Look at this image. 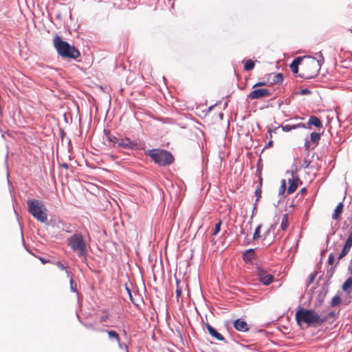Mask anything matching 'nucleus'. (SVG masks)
<instances>
[{
	"instance_id": "11",
	"label": "nucleus",
	"mask_w": 352,
	"mask_h": 352,
	"mask_svg": "<svg viewBox=\"0 0 352 352\" xmlns=\"http://www.w3.org/2000/svg\"><path fill=\"white\" fill-rule=\"evenodd\" d=\"M100 331L107 333V335L109 336V338L110 340H115L118 343V344L120 346V348L122 347V344L121 341H120V336H119V334L116 331L107 330V329H102V330H100Z\"/></svg>"
},
{
	"instance_id": "7",
	"label": "nucleus",
	"mask_w": 352,
	"mask_h": 352,
	"mask_svg": "<svg viewBox=\"0 0 352 352\" xmlns=\"http://www.w3.org/2000/svg\"><path fill=\"white\" fill-rule=\"evenodd\" d=\"M256 272L258 279L263 284L268 285L273 282L274 276L269 274L265 269L258 267L256 268Z\"/></svg>"
},
{
	"instance_id": "18",
	"label": "nucleus",
	"mask_w": 352,
	"mask_h": 352,
	"mask_svg": "<svg viewBox=\"0 0 352 352\" xmlns=\"http://www.w3.org/2000/svg\"><path fill=\"white\" fill-rule=\"evenodd\" d=\"M344 205L342 203H339L336 206L334 212L332 214V218L333 219H339L340 217V214L342 212Z\"/></svg>"
},
{
	"instance_id": "39",
	"label": "nucleus",
	"mask_w": 352,
	"mask_h": 352,
	"mask_svg": "<svg viewBox=\"0 0 352 352\" xmlns=\"http://www.w3.org/2000/svg\"><path fill=\"white\" fill-rule=\"evenodd\" d=\"M346 240L352 243V231L349 234V236Z\"/></svg>"
},
{
	"instance_id": "34",
	"label": "nucleus",
	"mask_w": 352,
	"mask_h": 352,
	"mask_svg": "<svg viewBox=\"0 0 352 352\" xmlns=\"http://www.w3.org/2000/svg\"><path fill=\"white\" fill-rule=\"evenodd\" d=\"M334 263V255L333 254H330L328 258V263L329 265H333Z\"/></svg>"
},
{
	"instance_id": "29",
	"label": "nucleus",
	"mask_w": 352,
	"mask_h": 352,
	"mask_svg": "<svg viewBox=\"0 0 352 352\" xmlns=\"http://www.w3.org/2000/svg\"><path fill=\"white\" fill-rule=\"evenodd\" d=\"M221 226V221L219 220L218 221V223H217L215 224L214 229V230L212 232V235L216 236L220 232Z\"/></svg>"
},
{
	"instance_id": "19",
	"label": "nucleus",
	"mask_w": 352,
	"mask_h": 352,
	"mask_svg": "<svg viewBox=\"0 0 352 352\" xmlns=\"http://www.w3.org/2000/svg\"><path fill=\"white\" fill-rule=\"evenodd\" d=\"M351 287H352V278L349 277L343 283V285L342 286V289L344 292H346V294H349L350 293V290H351Z\"/></svg>"
},
{
	"instance_id": "43",
	"label": "nucleus",
	"mask_w": 352,
	"mask_h": 352,
	"mask_svg": "<svg viewBox=\"0 0 352 352\" xmlns=\"http://www.w3.org/2000/svg\"><path fill=\"white\" fill-rule=\"evenodd\" d=\"M272 144H273V141L270 140L268 142V143H267V146H272Z\"/></svg>"
},
{
	"instance_id": "4",
	"label": "nucleus",
	"mask_w": 352,
	"mask_h": 352,
	"mask_svg": "<svg viewBox=\"0 0 352 352\" xmlns=\"http://www.w3.org/2000/svg\"><path fill=\"white\" fill-rule=\"evenodd\" d=\"M146 154L156 164L162 166L170 165L174 161V157L172 154L165 150L151 149L148 150Z\"/></svg>"
},
{
	"instance_id": "33",
	"label": "nucleus",
	"mask_w": 352,
	"mask_h": 352,
	"mask_svg": "<svg viewBox=\"0 0 352 352\" xmlns=\"http://www.w3.org/2000/svg\"><path fill=\"white\" fill-rule=\"evenodd\" d=\"M179 284L180 282L177 280L176 295L177 298H179L182 294V287H180Z\"/></svg>"
},
{
	"instance_id": "6",
	"label": "nucleus",
	"mask_w": 352,
	"mask_h": 352,
	"mask_svg": "<svg viewBox=\"0 0 352 352\" xmlns=\"http://www.w3.org/2000/svg\"><path fill=\"white\" fill-rule=\"evenodd\" d=\"M67 244L79 257L85 256L87 254L86 241L80 234H74L68 238Z\"/></svg>"
},
{
	"instance_id": "23",
	"label": "nucleus",
	"mask_w": 352,
	"mask_h": 352,
	"mask_svg": "<svg viewBox=\"0 0 352 352\" xmlns=\"http://www.w3.org/2000/svg\"><path fill=\"white\" fill-rule=\"evenodd\" d=\"M288 214L286 213L284 214L282 217L280 227L283 230H285L288 228Z\"/></svg>"
},
{
	"instance_id": "46",
	"label": "nucleus",
	"mask_w": 352,
	"mask_h": 352,
	"mask_svg": "<svg viewBox=\"0 0 352 352\" xmlns=\"http://www.w3.org/2000/svg\"><path fill=\"white\" fill-rule=\"evenodd\" d=\"M125 348H126V352H128V347L126 345H125Z\"/></svg>"
},
{
	"instance_id": "25",
	"label": "nucleus",
	"mask_w": 352,
	"mask_h": 352,
	"mask_svg": "<svg viewBox=\"0 0 352 352\" xmlns=\"http://www.w3.org/2000/svg\"><path fill=\"white\" fill-rule=\"evenodd\" d=\"M102 315L100 318V323H103V322H107V320L109 318V311L107 309L102 310Z\"/></svg>"
},
{
	"instance_id": "42",
	"label": "nucleus",
	"mask_w": 352,
	"mask_h": 352,
	"mask_svg": "<svg viewBox=\"0 0 352 352\" xmlns=\"http://www.w3.org/2000/svg\"><path fill=\"white\" fill-rule=\"evenodd\" d=\"M61 166H62V167H63V168H65V169H68V168H69V166H68V164H65V163L62 164H61Z\"/></svg>"
},
{
	"instance_id": "32",
	"label": "nucleus",
	"mask_w": 352,
	"mask_h": 352,
	"mask_svg": "<svg viewBox=\"0 0 352 352\" xmlns=\"http://www.w3.org/2000/svg\"><path fill=\"white\" fill-rule=\"evenodd\" d=\"M286 180L285 179H282L281 180V185H280V189H279V195H283L285 190H286Z\"/></svg>"
},
{
	"instance_id": "22",
	"label": "nucleus",
	"mask_w": 352,
	"mask_h": 352,
	"mask_svg": "<svg viewBox=\"0 0 352 352\" xmlns=\"http://www.w3.org/2000/svg\"><path fill=\"white\" fill-rule=\"evenodd\" d=\"M321 134L320 133L313 132L310 135V140L312 143L317 144L320 140Z\"/></svg>"
},
{
	"instance_id": "1",
	"label": "nucleus",
	"mask_w": 352,
	"mask_h": 352,
	"mask_svg": "<svg viewBox=\"0 0 352 352\" xmlns=\"http://www.w3.org/2000/svg\"><path fill=\"white\" fill-rule=\"evenodd\" d=\"M295 318L298 325L302 322L306 323L308 326L318 327L323 324L327 318L322 317L313 309L299 308L295 314Z\"/></svg>"
},
{
	"instance_id": "37",
	"label": "nucleus",
	"mask_w": 352,
	"mask_h": 352,
	"mask_svg": "<svg viewBox=\"0 0 352 352\" xmlns=\"http://www.w3.org/2000/svg\"><path fill=\"white\" fill-rule=\"evenodd\" d=\"M258 179H259V182H258V185H261V186H262L263 178H262V177H261V174H260V175H259Z\"/></svg>"
},
{
	"instance_id": "16",
	"label": "nucleus",
	"mask_w": 352,
	"mask_h": 352,
	"mask_svg": "<svg viewBox=\"0 0 352 352\" xmlns=\"http://www.w3.org/2000/svg\"><path fill=\"white\" fill-rule=\"evenodd\" d=\"M351 247H352V243L346 240L341 253L338 256V261L343 258L349 252Z\"/></svg>"
},
{
	"instance_id": "44",
	"label": "nucleus",
	"mask_w": 352,
	"mask_h": 352,
	"mask_svg": "<svg viewBox=\"0 0 352 352\" xmlns=\"http://www.w3.org/2000/svg\"><path fill=\"white\" fill-rule=\"evenodd\" d=\"M268 133L270 134V138H272V131L270 129L268 130Z\"/></svg>"
},
{
	"instance_id": "14",
	"label": "nucleus",
	"mask_w": 352,
	"mask_h": 352,
	"mask_svg": "<svg viewBox=\"0 0 352 352\" xmlns=\"http://www.w3.org/2000/svg\"><path fill=\"white\" fill-rule=\"evenodd\" d=\"M206 327L210 335L212 336L214 338L219 341H223L224 340L223 336L221 333L217 332V330L214 328H213L211 325L207 324Z\"/></svg>"
},
{
	"instance_id": "27",
	"label": "nucleus",
	"mask_w": 352,
	"mask_h": 352,
	"mask_svg": "<svg viewBox=\"0 0 352 352\" xmlns=\"http://www.w3.org/2000/svg\"><path fill=\"white\" fill-rule=\"evenodd\" d=\"M107 139L109 142H111L113 144H118L119 139L118 138L111 135V133L107 134Z\"/></svg>"
},
{
	"instance_id": "38",
	"label": "nucleus",
	"mask_w": 352,
	"mask_h": 352,
	"mask_svg": "<svg viewBox=\"0 0 352 352\" xmlns=\"http://www.w3.org/2000/svg\"><path fill=\"white\" fill-rule=\"evenodd\" d=\"M126 290H127V293L129 294V297H130V299L131 301H133V298H132V296H131V291L129 288L126 287Z\"/></svg>"
},
{
	"instance_id": "36",
	"label": "nucleus",
	"mask_w": 352,
	"mask_h": 352,
	"mask_svg": "<svg viewBox=\"0 0 352 352\" xmlns=\"http://www.w3.org/2000/svg\"><path fill=\"white\" fill-rule=\"evenodd\" d=\"M56 265L61 270H66V267L64 266V265L60 263V261H57L56 263Z\"/></svg>"
},
{
	"instance_id": "10",
	"label": "nucleus",
	"mask_w": 352,
	"mask_h": 352,
	"mask_svg": "<svg viewBox=\"0 0 352 352\" xmlns=\"http://www.w3.org/2000/svg\"><path fill=\"white\" fill-rule=\"evenodd\" d=\"M267 77L270 85L280 84L283 81V75L281 73H271Z\"/></svg>"
},
{
	"instance_id": "20",
	"label": "nucleus",
	"mask_w": 352,
	"mask_h": 352,
	"mask_svg": "<svg viewBox=\"0 0 352 352\" xmlns=\"http://www.w3.org/2000/svg\"><path fill=\"white\" fill-rule=\"evenodd\" d=\"M254 251L252 249H250L249 250H247L243 254V259L245 261H250L254 256Z\"/></svg>"
},
{
	"instance_id": "26",
	"label": "nucleus",
	"mask_w": 352,
	"mask_h": 352,
	"mask_svg": "<svg viewBox=\"0 0 352 352\" xmlns=\"http://www.w3.org/2000/svg\"><path fill=\"white\" fill-rule=\"evenodd\" d=\"M342 300H341V298L339 296L336 295L335 296H333V298H332L331 300V307H336V306H338L339 305H340Z\"/></svg>"
},
{
	"instance_id": "21",
	"label": "nucleus",
	"mask_w": 352,
	"mask_h": 352,
	"mask_svg": "<svg viewBox=\"0 0 352 352\" xmlns=\"http://www.w3.org/2000/svg\"><path fill=\"white\" fill-rule=\"evenodd\" d=\"M300 127L305 128V124L299 123V124H298L296 125H289V124H287V125L283 126V130L286 131V132H288V131H291L292 129H295L296 128H300Z\"/></svg>"
},
{
	"instance_id": "13",
	"label": "nucleus",
	"mask_w": 352,
	"mask_h": 352,
	"mask_svg": "<svg viewBox=\"0 0 352 352\" xmlns=\"http://www.w3.org/2000/svg\"><path fill=\"white\" fill-rule=\"evenodd\" d=\"M135 144H134L131 140V139H129L128 138H121V139L120 138L118 143V146L119 147H122V148H127V149L133 148L135 146Z\"/></svg>"
},
{
	"instance_id": "8",
	"label": "nucleus",
	"mask_w": 352,
	"mask_h": 352,
	"mask_svg": "<svg viewBox=\"0 0 352 352\" xmlns=\"http://www.w3.org/2000/svg\"><path fill=\"white\" fill-rule=\"evenodd\" d=\"M271 94L269 89H254L248 95V98L250 100L260 99L270 96Z\"/></svg>"
},
{
	"instance_id": "24",
	"label": "nucleus",
	"mask_w": 352,
	"mask_h": 352,
	"mask_svg": "<svg viewBox=\"0 0 352 352\" xmlns=\"http://www.w3.org/2000/svg\"><path fill=\"white\" fill-rule=\"evenodd\" d=\"M254 62L251 59H248L245 63L244 70L247 72L250 71L254 69Z\"/></svg>"
},
{
	"instance_id": "41",
	"label": "nucleus",
	"mask_w": 352,
	"mask_h": 352,
	"mask_svg": "<svg viewBox=\"0 0 352 352\" xmlns=\"http://www.w3.org/2000/svg\"><path fill=\"white\" fill-rule=\"evenodd\" d=\"M40 260H41V261L42 262V263H43V264H45V263H49V262H50L49 261H47V260H45V259H44V258H40Z\"/></svg>"
},
{
	"instance_id": "5",
	"label": "nucleus",
	"mask_w": 352,
	"mask_h": 352,
	"mask_svg": "<svg viewBox=\"0 0 352 352\" xmlns=\"http://www.w3.org/2000/svg\"><path fill=\"white\" fill-rule=\"evenodd\" d=\"M29 212L38 221L45 223L47 221L46 208L44 204L36 199H29L27 201Z\"/></svg>"
},
{
	"instance_id": "2",
	"label": "nucleus",
	"mask_w": 352,
	"mask_h": 352,
	"mask_svg": "<svg viewBox=\"0 0 352 352\" xmlns=\"http://www.w3.org/2000/svg\"><path fill=\"white\" fill-rule=\"evenodd\" d=\"M53 45L58 54L63 58L76 59L80 56L79 50L74 45L64 41L60 36H55Z\"/></svg>"
},
{
	"instance_id": "12",
	"label": "nucleus",
	"mask_w": 352,
	"mask_h": 352,
	"mask_svg": "<svg viewBox=\"0 0 352 352\" xmlns=\"http://www.w3.org/2000/svg\"><path fill=\"white\" fill-rule=\"evenodd\" d=\"M234 327L237 331L241 332L248 331L250 329L247 322L241 318L234 320Z\"/></svg>"
},
{
	"instance_id": "35",
	"label": "nucleus",
	"mask_w": 352,
	"mask_h": 352,
	"mask_svg": "<svg viewBox=\"0 0 352 352\" xmlns=\"http://www.w3.org/2000/svg\"><path fill=\"white\" fill-rule=\"evenodd\" d=\"M300 94L301 95H307V94H311V91L308 89H302L300 91Z\"/></svg>"
},
{
	"instance_id": "9",
	"label": "nucleus",
	"mask_w": 352,
	"mask_h": 352,
	"mask_svg": "<svg viewBox=\"0 0 352 352\" xmlns=\"http://www.w3.org/2000/svg\"><path fill=\"white\" fill-rule=\"evenodd\" d=\"M291 176L292 177L288 179L289 185L287 190V194L293 193L298 188V184L302 183L299 177L293 171L291 173Z\"/></svg>"
},
{
	"instance_id": "28",
	"label": "nucleus",
	"mask_w": 352,
	"mask_h": 352,
	"mask_svg": "<svg viewBox=\"0 0 352 352\" xmlns=\"http://www.w3.org/2000/svg\"><path fill=\"white\" fill-rule=\"evenodd\" d=\"M269 84H270L269 80L267 78V80L260 81V82H258L255 83L252 86V89H255V88H257V87H259L266 86V85H267Z\"/></svg>"
},
{
	"instance_id": "31",
	"label": "nucleus",
	"mask_w": 352,
	"mask_h": 352,
	"mask_svg": "<svg viewBox=\"0 0 352 352\" xmlns=\"http://www.w3.org/2000/svg\"><path fill=\"white\" fill-rule=\"evenodd\" d=\"M261 225H258L255 231H254V233L253 234V236H252V239L254 240H256L257 239H258L260 237V232H261Z\"/></svg>"
},
{
	"instance_id": "30",
	"label": "nucleus",
	"mask_w": 352,
	"mask_h": 352,
	"mask_svg": "<svg viewBox=\"0 0 352 352\" xmlns=\"http://www.w3.org/2000/svg\"><path fill=\"white\" fill-rule=\"evenodd\" d=\"M261 188H262V186H261V185H258L256 188V190H255V195L256 196V201H258L261 197V193H262Z\"/></svg>"
},
{
	"instance_id": "17",
	"label": "nucleus",
	"mask_w": 352,
	"mask_h": 352,
	"mask_svg": "<svg viewBox=\"0 0 352 352\" xmlns=\"http://www.w3.org/2000/svg\"><path fill=\"white\" fill-rule=\"evenodd\" d=\"M308 125H314L317 128H322V124L321 120L316 116H312L309 118V121L307 122Z\"/></svg>"
},
{
	"instance_id": "40",
	"label": "nucleus",
	"mask_w": 352,
	"mask_h": 352,
	"mask_svg": "<svg viewBox=\"0 0 352 352\" xmlns=\"http://www.w3.org/2000/svg\"><path fill=\"white\" fill-rule=\"evenodd\" d=\"M300 192L301 194H305L307 192V189L305 188H302L300 190Z\"/></svg>"
},
{
	"instance_id": "45",
	"label": "nucleus",
	"mask_w": 352,
	"mask_h": 352,
	"mask_svg": "<svg viewBox=\"0 0 352 352\" xmlns=\"http://www.w3.org/2000/svg\"><path fill=\"white\" fill-rule=\"evenodd\" d=\"M241 233H242V234H245V232H244V230H243V229H242V230H241Z\"/></svg>"
},
{
	"instance_id": "3",
	"label": "nucleus",
	"mask_w": 352,
	"mask_h": 352,
	"mask_svg": "<svg viewBox=\"0 0 352 352\" xmlns=\"http://www.w3.org/2000/svg\"><path fill=\"white\" fill-rule=\"evenodd\" d=\"M320 67V60L309 56L302 58L299 76L305 79L313 78L318 74Z\"/></svg>"
},
{
	"instance_id": "15",
	"label": "nucleus",
	"mask_w": 352,
	"mask_h": 352,
	"mask_svg": "<svg viewBox=\"0 0 352 352\" xmlns=\"http://www.w3.org/2000/svg\"><path fill=\"white\" fill-rule=\"evenodd\" d=\"M302 62V57H298V58H295L289 65L291 71L294 74H297L298 72V66L299 65L301 66Z\"/></svg>"
}]
</instances>
